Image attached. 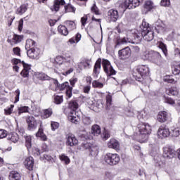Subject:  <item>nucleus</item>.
Segmentation results:
<instances>
[{
    "label": "nucleus",
    "mask_w": 180,
    "mask_h": 180,
    "mask_svg": "<svg viewBox=\"0 0 180 180\" xmlns=\"http://www.w3.org/2000/svg\"><path fill=\"white\" fill-rule=\"evenodd\" d=\"M78 107V103L75 101H72L69 103L70 112L68 114V120H70L72 123H75V124L79 123V116H78V112H77Z\"/></svg>",
    "instance_id": "nucleus-1"
},
{
    "label": "nucleus",
    "mask_w": 180,
    "mask_h": 180,
    "mask_svg": "<svg viewBox=\"0 0 180 180\" xmlns=\"http://www.w3.org/2000/svg\"><path fill=\"white\" fill-rule=\"evenodd\" d=\"M138 129L139 131V141L141 143H146V141H147V139H148V134L151 133V127L148 124L141 122L138 124Z\"/></svg>",
    "instance_id": "nucleus-2"
},
{
    "label": "nucleus",
    "mask_w": 180,
    "mask_h": 180,
    "mask_svg": "<svg viewBox=\"0 0 180 180\" xmlns=\"http://www.w3.org/2000/svg\"><path fill=\"white\" fill-rule=\"evenodd\" d=\"M146 58H149L152 63L156 64L159 67H162V65L165 64V60H163L161 54L155 51H150L149 54L147 55Z\"/></svg>",
    "instance_id": "nucleus-3"
},
{
    "label": "nucleus",
    "mask_w": 180,
    "mask_h": 180,
    "mask_svg": "<svg viewBox=\"0 0 180 180\" xmlns=\"http://www.w3.org/2000/svg\"><path fill=\"white\" fill-rule=\"evenodd\" d=\"M12 64L17 65V64L21 63L23 66V70L20 72V75L23 77V78H27L29 77V72L31 70L30 65L27 64L25 61H21L20 59L13 58L11 60Z\"/></svg>",
    "instance_id": "nucleus-4"
},
{
    "label": "nucleus",
    "mask_w": 180,
    "mask_h": 180,
    "mask_svg": "<svg viewBox=\"0 0 180 180\" xmlns=\"http://www.w3.org/2000/svg\"><path fill=\"white\" fill-rule=\"evenodd\" d=\"M104 161L108 165H117L120 162V156L116 153H107L104 156Z\"/></svg>",
    "instance_id": "nucleus-5"
},
{
    "label": "nucleus",
    "mask_w": 180,
    "mask_h": 180,
    "mask_svg": "<svg viewBox=\"0 0 180 180\" xmlns=\"http://www.w3.org/2000/svg\"><path fill=\"white\" fill-rule=\"evenodd\" d=\"M82 147L85 150H89L91 155H98L99 146L96 143H91L88 141H84Z\"/></svg>",
    "instance_id": "nucleus-6"
},
{
    "label": "nucleus",
    "mask_w": 180,
    "mask_h": 180,
    "mask_svg": "<svg viewBox=\"0 0 180 180\" xmlns=\"http://www.w3.org/2000/svg\"><path fill=\"white\" fill-rule=\"evenodd\" d=\"M139 5L140 0H125L120 6L124 11H126V9H134V8H137Z\"/></svg>",
    "instance_id": "nucleus-7"
},
{
    "label": "nucleus",
    "mask_w": 180,
    "mask_h": 180,
    "mask_svg": "<svg viewBox=\"0 0 180 180\" xmlns=\"http://www.w3.org/2000/svg\"><path fill=\"white\" fill-rule=\"evenodd\" d=\"M176 155V152L172 146H167L163 148V157L165 160H172Z\"/></svg>",
    "instance_id": "nucleus-8"
},
{
    "label": "nucleus",
    "mask_w": 180,
    "mask_h": 180,
    "mask_svg": "<svg viewBox=\"0 0 180 180\" xmlns=\"http://www.w3.org/2000/svg\"><path fill=\"white\" fill-rule=\"evenodd\" d=\"M102 65L104 70V72L108 77L111 75H115L116 74V71L113 70V67L110 65V62L106 59H103L102 60Z\"/></svg>",
    "instance_id": "nucleus-9"
},
{
    "label": "nucleus",
    "mask_w": 180,
    "mask_h": 180,
    "mask_svg": "<svg viewBox=\"0 0 180 180\" xmlns=\"http://www.w3.org/2000/svg\"><path fill=\"white\" fill-rule=\"evenodd\" d=\"M58 60H62V63H68V64L74 63V57L72 56V53L70 51L65 52L62 56L56 57V63H58Z\"/></svg>",
    "instance_id": "nucleus-10"
},
{
    "label": "nucleus",
    "mask_w": 180,
    "mask_h": 180,
    "mask_svg": "<svg viewBox=\"0 0 180 180\" xmlns=\"http://www.w3.org/2000/svg\"><path fill=\"white\" fill-rule=\"evenodd\" d=\"M134 40L133 41L129 38L124 37L122 39H120L117 40V44H125V43H131L132 44H137V43H140V41L141 40V37L139 36L137 34H135L134 35Z\"/></svg>",
    "instance_id": "nucleus-11"
},
{
    "label": "nucleus",
    "mask_w": 180,
    "mask_h": 180,
    "mask_svg": "<svg viewBox=\"0 0 180 180\" xmlns=\"http://www.w3.org/2000/svg\"><path fill=\"white\" fill-rule=\"evenodd\" d=\"M26 122L28 126V130L33 131V130H36V129H37V121L36 120V118H34V117H27Z\"/></svg>",
    "instance_id": "nucleus-12"
},
{
    "label": "nucleus",
    "mask_w": 180,
    "mask_h": 180,
    "mask_svg": "<svg viewBox=\"0 0 180 180\" xmlns=\"http://www.w3.org/2000/svg\"><path fill=\"white\" fill-rule=\"evenodd\" d=\"M118 56L120 60H127L131 56V50L129 46L125 47L118 51Z\"/></svg>",
    "instance_id": "nucleus-13"
},
{
    "label": "nucleus",
    "mask_w": 180,
    "mask_h": 180,
    "mask_svg": "<svg viewBox=\"0 0 180 180\" xmlns=\"http://www.w3.org/2000/svg\"><path fill=\"white\" fill-rule=\"evenodd\" d=\"M170 136L169 129L166 127L165 125H162L159 127L158 131V136L159 139H165Z\"/></svg>",
    "instance_id": "nucleus-14"
},
{
    "label": "nucleus",
    "mask_w": 180,
    "mask_h": 180,
    "mask_svg": "<svg viewBox=\"0 0 180 180\" xmlns=\"http://www.w3.org/2000/svg\"><path fill=\"white\" fill-rule=\"evenodd\" d=\"M27 54L30 58L39 60V58H40V49L39 48L28 49L27 51Z\"/></svg>",
    "instance_id": "nucleus-15"
},
{
    "label": "nucleus",
    "mask_w": 180,
    "mask_h": 180,
    "mask_svg": "<svg viewBox=\"0 0 180 180\" xmlns=\"http://www.w3.org/2000/svg\"><path fill=\"white\" fill-rule=\"evenodd\" d=\"M137 72L139 74L140 77H148L150 74V69L147 65H139L136 68Z\"/></svg>",
    "instance_id": "nucleus-16"
},
{
    "label": "nucleus",
    "mask_w": 180,
    "mask_h": 180,
    "mask_svg": "<svg viewBox=\"0 0 180 180\" xmlns=\"http://www.w3.org/2000/svg\"><path fill=\"white\" fill-rule=\"evenodd\" d=\"M155 29L158 33H165L167 32V25L161 20H158L155 24Z\"/></svg>",
    "instance_id": "nucleus-17"
},
{
    "label": "nucleus",
    "mask_w": 180,
    "mask_h": 180,
    "mask_svg": "<svg viewBox=\"0 0 180 180\" xmlns=\"http://www.w3.org/2000/svg\"><path fill=\"white\" fill-rule=\"evenodd\" d=\"M66 145L69 146L70 147H74V146H77L78 139L75 138V136L72 134H69L66 137Z\"/></svg>",
    "instance_id": "nucleus-18"
},
{
    "label": "nucleus",
    "mask_w": 180,
    "mask_h": 180,
    "mask_svg": "<svg viewBox=\"0 0 180 180\" xmlns=\"http://www.w3.org/2000/svg\"><path fill=\"white\" fill-rule=\"evenodd\" d=\"M24 165L29 171H33V167H34V160L33 157H28L24 160Z\"/></svg>",
    "instance_id": "nucleus-19"
},
{
    "label": "nucleus",
    "mask_w": 180,
    "mask_h": 180,
    "mask_svg": "<svg viewBox=\"0 0 180 180\" xmlns=\"http://www.w3.org/2000/svg\"><path fill=\"white\" fill-rule=\"evenodd\" d=\"M108 18L112 20V22H117V19H119V12L117 10L110 9L108 12Z\"/></svg>",
    "instance_id": "nucleus-20"
},
{
    "label": "nucleus",
    "mask_w": 180,
    "mask_h": 180,
    "mask_svg": "<svg viewBox=\"0 0 180 180\" xmlns=\"http://www.w3.org/2000/svg\"><path fill=\"white\" fill-rule=\"evenodd\" d=\"M169 117V115L168 114V112H167V111L159 112L158 115V120L160 123H165V122L168 120Z\"/></svg>",
    "instance_id": "nucleus-21"
},
{
    "label": "nucleus",
    "mask_w": 180,
    "mask_h": 180,
    "mask_svg": "<svg viewBox=\"0 0 180 180\" xmlns=\"http://www.w3.org/2000/svg\"><path fill=\"white\" fill-rule=\"evenodd\" d=\"M108 148H113V150H119V148L120 147V143L117 140L115 139H111L108 142Z\"/></svg>",
    "instance_id": "nucleus-22"
},
{
    "label": "nucleus",
    "mask_w": 180,
    "mask_h": 180,
    "mask_svg": "<svg viewBox=\"0 0 180 180\" xmlns=\"http://www.w3.org/2000/svg\"><path fill=\"white\" fill-rule=\"evenodd\" d=\"M101 63H102V59L98 58L94 65L93 74L94 75H96V77H98V75H99V72H101Z\"/></svg>",
    "instance_id": "nucleus-23"
},
{
    "label": "nucleus",
    "mask_w": 180,
    "mask_h": 180,
    "mask_svg": "<svg viewBox=\"0 0 180 180\" xmlns=\"http://www.w3.org/2000/svg\"><path fill=\"white\" fill-rule=\"evenodd\" d=\"M142 37L143 38V40H146V41H151L154 39V31L150 30L148 32H143Z\"/></svg>",
    "instance_id": "nucleus-24"
},
{
    "label": "nucleus",
    "mask_w": 180,
    "mask_h": 180,
    "mask_svg": "<svg viewBox=\"0 0 180 180\" xmlns=\"http://www.w3.org/2000/svg\"><path fill=\"white\" fill-rule=\"evenodd\" d=\"M140 29L141 30V36L144 34V33H148L151 31V27H150L149 25L146 22H143L141 25L140 26Z\"/></svg>",
    "instance_id": "nucleus-25"
},
{
    "label": "nucleus",
    "mask_w": 180,
    "mask_h": 180,
    "mask_svg": "<svg viewBox=\"0 0 180 180\" xmlns=\"http://www.w3.org/2000/svg\"><path fill=\"white\" fill-rule=\"evenodd\" d=\"M148 116V110L144 109L139 113L137 117L139 120H147Z\"/></svg>",
    "instance_id": "nucleus-26"
},
{
    "label": "nucleus",
    "mask_w": 180,
    "mask_h": 180,
    "mask_svg": "<svg viewBox=\"0 0 180 180\" xmlns=\"http://www.w3.org/2000/svg\"><path fill=\"white\" fill-rule=\"evenodd\" d=\"M154 160L155 165L156 167H164V165H165V160H164V158L155 156Z\"/></svg>",
    "instance_id": "nucleus-27"
},
{
    "label": "nucleus",
    "mask_w": 180,
    "mask_h": 180,
    "mask_svg": "<svg viewBox=\"0 0 180 180\" xmlns=\"http://www.w3.org/2000/svg\"><path fill=\"white\" fill-rule=\"evenodd\" d=\"M63 5H65V1L64 0H55L53 4V9L56 12H58V11H60V8H61V6H63Z\"/></svg>",
    "instance_id": "nucleus-28"
},
{
    "label": "nucleus",
    "mask_w": 180,
    "mask_h": 180,
    "mask_svg": "<svg viewBox=\"0 0 180 180\" xmlns=\"http://www.w3.org/2000/svg\"><path fill=\"white\" fill-rule=\"evenodd\" d=\"M166 94L167 95H171L172 96H178L179 90H178V88L176 87H172L166 90Z\"/></svg>",
    "instance_id": "nucleus-29"
},
{
    "label": "nucleus",
    "mask_w": 180,
    "mask_h": 180,
    "mask_svg": "<svg viewBox=\"0 0 180 180\" xmlns=\"http://www.w3.org/2000/svg\"><path fill=\"white\" fill-rule=\"evenodd\" d=\"M9 180H20V174L17 171H12L8 176Z\"/></svg>",
    "instance_id": "nucleus-30"
},
{
    "label": "nucleus",
    "mask_w": 180,
    "mask_h": 180,
    "mask_svg": "<svg viewBox=\"0 0 180 180\" xmlns=\"http://www.w3.org/2000/svg\"><path fill=\"white\" fill-rule=\"evenodd\" d=\"M91 133L93 136H99V134H101V127L98 124L93 125L91 127Z\"/></svg>",
    "instance_id": "nucleus-31"
},
{
    "label": "nucleus",
    "mask_w": 180,
    "mask_h": 180,
    "mask_svg": "<svg viewBox=\"0 0 180 180\" xmlns=\"http://www.w3.org/2000/svg\"><path fill=\"white\" fill-rule=\"evenodd\" d=\"M36 46V41L33 39H29L26 41L25 49L27 50H30V49H35Z\"/></svg>",
    "instance_id": "nucleus-32"
},
{
    "label": "nucleus",
    "mask_w": 180,
    "mask_h": 180,
    "mask_svg": "<svg viewBox=\"0 0 180 180\" xmlns=\"http://www.w3.org/2000/svg\"><path fill=\"white\" fill-rule=\"evenodd\" d=\"M8 140H11L13 143H18L19 141V135L16 133H11L8 134Z\"/></svg>",
    "instance_id": "nucleus-33"
},
{
    "label": "nucleus",
    "mask_w": 180,
    "mask_h": 180,
    "mask_svg": "<svg viewBox=\"0 0 180 180\" xmlns=\"http://www.w3.org/2000/svg\"><path fill=\"white\" fill-rule=\"evenodd\" d=\"M37 137H40L43 141H47V136L43 132V128H39L37 133L36 134Z\"/></svg>",
    "instance_id": "nucleus-34"
},
{
    "label": "nucleus",
    "mask_w": 180,
    "mask_h": 180,
    "mask_svg": "<svg viewBox=\"0 0 180 180\" xmlns=\"http://www.w3.org/2000/svg\"><path fill=\"white\" fill-rule=\"evenodd\" d=\"M58 30L59 33H60V34H63V36L68 35V29H67V27L64 25H59L58 27Z\"/></svg>",
    "instance_id": "nucleus-35"
},
{
    "label": "nucleus",
    "mask_w": 180,
    "mask_h": 180,
    "mask_svg": "<svg viewBox=\"0 0 180 180\" xmlns=\"http://www.w3.org/2000/svg\"><path fill=\"white\" fill-rule=\"evenodd\" d=\"M158 46L159 49H161L162 53L165 54V56H167V54H168V50L167 49V45L164 44L162 41H158Z\"/></svg>",
    "instance_id": "nucleus-36"
},
{
    "label": "nucleus",
    "mask_w": 180,
    "mask_h": 180,
    "mask_svg": "<svg viewBox=\"0 0 180 180\" xmlns=\"http://www.w3.org/2000/svg\"><path fill=\"white\" fill-rule=\"evenodd\" d=\"M144 8L147 12H150L154 8V3L151 1H146L144 4Z\"/></svg>",
    "instance_id": "nucleus-37"
},
{
    "label": "nucleus",
    "mask_w": 180,
    "mask_h": 180,
    "mask_svg": "<svg viewBox=\"0 0 180 180\" xmlns=\"http://www.w3.org/2000/svg\"><path fill=\"white\" fill-rule=\"evenodd\" d=\"M25 139V146L27 150H30L32 148V136L24 135Z\"/></svg>",
    "instance_id": "nucleus-38"
},
{
    "label": "nucleus",
    "mask_w": 180,
    "mask_h": 180,
    "mask_svg": "<svg viewBox=\"0 0 180 180\" xmlns=\"http://www.w3.org/2000/svg\"><path fill=\"white\" fill-rule=\"evenodd\" d=\"M179 135H180L179 128H174V129H172L170 131V136L173 139H176V137H179Z\"/></svg>",
    "instance_id": "nucleus-39"
},
{
    "label": "nucleus",
    "mask_w": 180,
    "mask_h": 180,
    "mask_svg": "<svg viewBox=\"0 0 180 180\" xmlns=\"http://www.w3.org/2000/svg\"><path fill=\"white\" fill-rule=\"evenodd\" d=\"M63 101L64 99L63 98V96H58L57 94H54L53 96L54 103H56V105H60L63 103Z\"/></svg>",
    "instance_id": "nucleus-40"
},
{
    "label": "nucleus",
    "mask_w": 180,
    "mask_h": 180,
    "mask_svg": "<svg viewBox=\"0 0 180 180\" xmlns=\"http://www.w3.org/2000/svg\"><path fill=\"white\" fill-rule=\"evenodd\" d=\"M81 34L77 33L75 38L72 37L69 39V43H70V44H74L75 42L78 43L79 40H81Z\"/></svg>",
    "instance_id": "nucleus-41"
},
{
    "label": "nucleus",
    "mask_w": 180,
    "mask_h": 180,
    "mask_svg": "<svg viewBox=\"0 0 180 180\" xmlns=\"http://www.w3.org/2000/svg\"><path fill=\"white\" fill-rule=\"evenodd\" d=\"M27 11V6H26V5H22L17 9L16 13L17 15H23V13H25V12H26Z\"/></svg>",
    "instance_id": "nucleus-42"
},
{
    "label": "nucleus",
    "mask_w": 180,
    "mask_h": 180,
    "mask_svg": "<svg viewBox=\"0 0 180 180\" xmlns=\"http://www.w3.org/2000/svg\"><path fill=\"white\" fill-rule=\"evenodd\" d=\"M65 13H68V12L75 13V8L70 4H68L66 6H65Z\"/></svg>",
    "instance_id": "nucleus-43"
},
{
    "label": "nucleus",
    "mask_w": 180,
    "mask_h": 180,
    "mask_svg": "<svg viewBox=\"0 0 180 180\" xmlns=\"http://www.w3.org/2000/svg\"><path fill=\"white\" fill-rule=\"evenodd\" d=\"M87 67H89L88 60H82L78 64V68L79 70H84V68H87Z\"/></svg>",
    "instance_id": "nucleus-44"
},
{
    "label": "nucleus",
    "mask_w": 180,
    "mask_h": 180,
    "mask_svg": "<svg viewBox=\"0 0 180 180\" xmlns=\"http://www.w3.org/2000/svg\"><path fill=\"white\" fill-rule=\"evenodd\" d=\"M59 158H60V161H63V162H65V164H66V165H68V164H70V162H71L70 158H68V156L65 155V154L60 155Z\"/></svg>",
    "instance_id": "nucleus-45"
},
{
    "label": "nucleus",
    "mask_w": 180,
    "mask_h": 180,
    "mask_svg": "<svg viewBox=\"0 0 180 180\" xmlns=\"http://www.w3.org/2000/svg\"><path fill=\"white\" fill-rule=\"evenodd\" d=\"M82 122L84 124V126H89V124L92 123V120H91V117L84 115L82 117Z\"/></svg>",
    "instance_id": "nucleus-46"
},
{
    "label": "nucleus",
    "mask_w": 180,
    "mask_h": 180,
    "mask_svg": "<svg viewBox=\"0 0 180 180\" xmlns=\"http://www.w3.org/2000/svg\"><path fill=\"white\" fill-rule=\"evenodd\" d=\"M66 26L70 29V30H74V29H77V25L74 21L68 20L65 22Z\"/></svg>",
    "instance_id": "nucleus-47"
},
{
    "label": "nucleus",
    "mask_w": 180,
    "mask_h": 180,
    "mask_svg": "<svg viewBox=\"0 0 180 180\" xmlns=\"http://www.w3.org/2000/svg\"><path fill=\"white\" fill-rule=\"evenodd\" d=\"M51 115H53V110H51V108H49V109L44 110L43 117H44V119H47V118L50 117V116H51Z\"/></svg>",
    "instance_id": "nucleus-48"
},
{
    "label": "nucleus",
    "mask_w": 180,
    "mask_h": 180,
    "mask_svg": "<svg viewBox=\"0 0 180 180\" xmlns=\"http://www.w3.org/2000/svg\"><path fill=\"white\" fill-rule=\"evenodd\" d=\"M38 78H39V79H41L42 81H50L51 79V77H50L45 73H39L38 75Z\"/></svg>",
    "instance_id": "nucleus-49"
},
{
    "label": "nucleus",
    "mask_w": 180,
    "mask_h": 180,
    "mask_svg": "<svg viewBox=\"0 0 180 180\" xmlns=\"http://www.w3.org/2000/svg\"><path fill=\"white\" fill-rule=\"evenodd\" d=\"M92 86L93 88L101 89L103 88V84L102 82H100L99 81L94 80L92 82Z\"/></svg>",
    "instance_id": "nucleus-50"
},
{
    "label": "nucleus",
    "mask_w": 180,
    "mask_h": 180,
    "mask_svg": "<svg viewBox=\"0 0 180 180\" xmlns=\"http://www.w3.org/2000/svg\"><path fill=\"white\" fill-rule=\"evenodd\" d=\"M13 40H14L15 44H18V43H20L23 40V35L14 34Z\"/></svg>",
    "instance_id": "nucleus-51"
},
{
    "label": "nucleus",
    "mask_w": 180,
    "mask_h": 180,
    "mask_svg": "<svg viewBox=\"0 0 180 180\" xmlns=\"http://www.w3.org/2000/svg\"><path fill=\"white\" fill-rule=\"evenodd\" d=\"M29 112V107L22 106L18 108V115H22V113H27Z\"/></svg>",
    "instance_id": "nucleus-52"
},
{
    "label": "nucleus",
    "mask_w": 180,
    "mask_h": 180,
    "mask_svg": "<svg viewBox=\"0 0 180 180\" xmlns=\"http://www.w3.org/2000/svg\"><path fill=\"white\" fill-rule=\"evenodd\" d=\"M165 82H167L168 84H174L175 82V79L172 78V76L167 75L164 77Z\"/></svg>",
    "instance_id": "nucleus-53"
},
{
    "label": "nucleus",
    "mask_w": 180,
    "mask_h": 180,
    "mask_svg": "<svg viewBox=\"0 0 180 180\" xmlns=\"http://www.w3.org/2000/svg\"><path fill=\"white\" fill-rule=\"evenodd\" d=\"M13 108H15V105H11L10 107L6 108L4 110L5 115H11L12 112H13Z\"/></svg>",
    "instance_id": "nucleus-54"
},
{
    "label": "nucleus",
    "mask_w": 180,
    "mask_h": 180,
    "mask_svg": "<svg viewBox=\"0 0 180 180\" xmlns=\"http://www.w3.org/2000/svg\"><path fill=\"white\" fill-rule=\"evenodd\" d=\"M71 86H70V84L68 83V82H65L64 83H63L62 84H60V91H64V89H68V88H70Z\"/></svg>",
    "instance_id": "nucleus-55"
},
{
    "label": "nucleus",
    "mask_w": 180,
    "mask_h": 180,
    "mask_svg": "<svg viewBox=\"0 0 180 180\" xmlns=\"http://www.w3.org/2000/svg\"><path fill=\"white\" fill-rule=\"evenodd\" d=\"M105 180H111L113 178V175H112V173L109 172H105L104 173V176H103Z\"/></svg>",
    "instance_id": "nucleus-56"
},
{
    "label": "nucleus",
    "mask_w": 180,
    "mask_h": 180,
    "mask_svg": "<svg viewBox=\"0 0 180 180\" xmlns=\"http://www.w3.org/2000/svg\"><path fill=\"white\" fill-rule=\"evenodd\" d=\"M91 11L92 13H95V15H99V10L98 9V7L96 4H94L92 7L91 8Z\"/></svg>",
    "instance_id": "nucleus-57"
},
{
    "label": "nucleus",
    "mask_w": 180,
    "mask_h": 180,
    "mask_svg": "<svg viewBox=\"0 0 180 180\" xmlns=\"http://www.w3.org/2000/svg\"><path fill=\"white\" fill-rule=\"evenodd\" d=\"M165 102L169 105H175V101L169 97H165Z\"/></svg>",
    "instance_id": "nucleus-58"
},
{
    "label": "nucleus",
    "mask_w": 180,
    "mask_h": 180,
    "mask_svg": "<svg viewBox=\"0 0 180 180\" xmlns=\"http://www.w3.org/2000/svg\"><path fill=\"white\" fill-rule=\"evenodd\" d=\"M125 114L129 117H133V116H134V111L131 109H127L125 111Z\"/></svg>",
    "instance_id": "nucleus-59"
},
{
    "label": "nucleus",
    "mask_w": 180,
    "mask_h": 180,
    "mask_svg": "<svg viewBox=\"0 0 180 180\" xmlns=\"http://www.w3.org/2000/svg\"><path fill=\"white\" fill-rule=\"evenodd\" d=\"M161 6H169L171 5V1L169 0H161Z\"/></svg>",
    "instance_id": "nucleus-60"
},
{
    "label": "nucleus",
    "mask_w": 180,
    "mask_h": 180,
    "mask_svg": "<svg viewBox=\"0 0 180 180\" xmlns=\"http://www.w3.org/2000/svg\"><path fill=\"white\" fill-rule=\"evenodd\" d=\"M44 160H46V161H49V162H54V158H53L51 155L44 154Z\"/></svg>",
    "instance_id": "nucleus-61"
},
{
    "label": "nucleus",
    "mask_w": 180,
    "mask_h": 180,
    "mask_svg": "<svg viewBox=\"0 0 180 180\" xmlns=\"http://www.w3.org/2000/svg\"><path fill=\"white\" fill-rule=\"evenodd\" d=\"M8 136V132L5 129H0V139H5Z\"/></svg>",
    "instance_id": "nucleus-62"
},
{
    "label": "nucleus",
    "mask_w": 180,
    "mask_h": 180,
    "mask_svg": "<svg viewBox=\"0 0 180 180\" xmlns=\"http://www.w3.org/2000/svg\"><path fill=\"white\" fill-rule=\"evenodd\" d=\"M58 126H60V124H58V122H52L51 123V130H53V131L54 130H57V128L58 127Z\"/></svg>",
    "instance_id": "nucleus-63"
},
{
    "label": "nucleus",
    "mask_w": 180,
    "mask_h": 180,
    "mask_svg": "<svg viewBox=\"0 0 180 180\" xmlns=\"http://www.w3.org/2000/svg\"><path fill=\"white\" fill-rule=\"evenodd\" d=\"M66 96L68 98H71L72 96V87H68V89H66Z\"/></svg>",
    "instance_id": "nucleus-64"
}]
</instances>
